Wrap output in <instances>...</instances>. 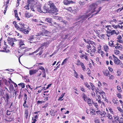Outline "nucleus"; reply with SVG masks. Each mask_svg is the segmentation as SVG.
<instances>
[{
    "label": "nucleus",
    "instance_id": "obj_44",
    "mask_svg": "<svg viewBox=\"0 0 123 123\" xmlns=\"http://www.w3.org/2000/svg\"><path fill=\"white\" fill-rule=\"evenodd\" d=\"M81 66L82 70L84 71H85L86 68L84 64L83 63H82L81 65Z\"/></svg>",
    "mask_w": 123,
    "mask_h": 123
},
{
    "label": "nucleus",
    "instance_id": "obj_46",
    "mask_svg": "<svg viewBox=\"0 0 123 123\" xmlns=\"http://www.w3.org/2000/svg\"><path fill=\"white\" fill-rule=\"evenodd\" d=\"M114 53L118 55L119 54L120 52L118 50H116L114 51Z\"/></svg>",
    "mask_w": 123,
    "mask_h": 123
},
{
    "label": "nucleus",
    "instance_id": "obj_16",
    "mask_svg": "<svg viewBox=\"0 0 123 123\" xmlns=\"http://www.w3.org/2000/svg\"><path fill=\"white\" fill-rule=\"evenodd\" d=\"M41 5L40 4H38L37 6V11L40 12L42 13L43 12V11L41 9Z\"/></svg>",
    "mask_w": 123,
    "mask_h": 123
},
{
    "label": "nucleus",
    "instance_id": "obj_5",
    "mask_svg": "<svg viewBox=\"0 0 123 123\" xmlns=\"http://www.w3.org/2000/svg\"><path fill=\"white\" fill-rule=\"evenodd\" d=\"M7 40L8 42V43L11 45L12 46H13V45L14 44V43H13V39L12 38H10L8 37Z\"/></svg>",
    "mask_w": 123,
    "mask_h": 123
},
{
    "label": "nucleus",
    "instance_id": "obj_12",
    "mask_svg": "<svg viewBox=\"0 0 123 123\" xmlns=\"http://www.w3.org/2000/svg\"><path fill=\"white\" fill-rule=\"evenodd\" d=\"M19 46L20 48L21 49L22 48L25 47V44L23 43V41L21 40L19 41Z\"/></svg>",
    "mask_w": 123,
    "mask_h": 123
},
{
    "label": "nucleus",
    "instance_id": "obj_40",
    "mask_svg": "<svg viewBox=\"0 0 123 123\" xmlns=\"http://www.w3.org/2000/svg\"><path fill=\"white\" fill-rule=\"evenodd\" d=\"M108 109L109 110L110 113L113 114H114V112L113 111L112 109L110 107L108 108Z\"/></svg>",
    "mask_w": 123,
    "mask_h": 123
},
{
    "label": "nucleus",
    "instance_id": "obj_18",
    "mask_svg": "<svg viewBox=\"0 0 123 123\" xmlns=\"http://www.w3.org/2000/svg\"><path fill=\"white\" fill-rule=\"evenodd\" d=\"M32 14L26 11L25 12V16L27 18H30L31 16H32Z\"/></svg>",
    "mask_w": 123,
    "mask_h": 123
},
{
    "label": "nucleus",
    "instance_id": "obj_41",
    "mask_svg": "<svg viewBox=\"0 0 123 123\" xmlns=\"http://www.w3.org/2000/svg\"><path fill=\"white\" fill-rule=\"evenodd\" d=\"M24 102L23 104V106L24 107H28V106L26 104V100H24Z\"/></svg>",
    "mask_w": 123,
    "mask_h": 123
},
{
    "label": "nucleus",
    "instance_id": "obj_17",
    "mask_svg": "<svg viewBox=\"0 0 123 123\" xmlns=\"http://www.w3.org/2000/svg\"><path fill=\"white\" fill-rule=\"evenodd\" d=\"M114 41L112 40L109 41L108 43V45L111 47H114L115 45L113 43V42Z\"/></svg>",
    "mask_w": 123,
    "mask_h": 123
},
{
    "label": "nucleus",
    "instance_id": "obj_32",
    "mask_svg": "<svg viewBox=\"0 0 123 123\" xmlns=\"http://www.w3.org/2000/svg\"><path fill=\"white\" fill-rule=\"evenodd\" d=\"M107 117L109 119H112L113 118L112 117V116L109 113H107Z\"/></svg>",
    "mask_w": 123,
    "mask_h": 123
},
{
    "label": "nucleus",
    "instance_id": "obj_61",
    "mask_svg": "<svg viewBox=\"0 0 123 123\" xmlns=\"http://www.w3.org/2000/svg\"><path fill=\"white\" fill-rule=\"evenodd\" d=\"M31 21H32L34 22H38V21L37 19H31Z\"/></svg>",
    "mask_w": 123,
    "mask_h": 123
},
{
    "label": "nucleus",
    "instance_id": "obj_48",
    "mask_svg": "<svg viewBox=\"0 0 123 123\" xmlns=\"http://www.w3.org/2000/svg\"><path fill=\"white\" fill-rule=\"evenodd\" d=\"M94 105L96 108H97L96 109L97 110H98V105L97 103H94Z\"/></svg>",
    "mask_w": 123,
    "mask_h": 123
},
{
    "label": "nucleus",
    "instance_id": "obj_38",
    "mask_svg": "<svg viewBox=\"0 0 123 123\" xmlns=\"http://www.w3.org/2000/svg\"><path fill=\"white\" fill-rule=\"evenodd\" d=\"M18 85L20 86L22 88H24L25 86V84L23 83H21L18 84Z\"/></svg>",
    "mask_w": 123,
    "mask_h": 123
},
{
    "label": "nucleus",
    "instance_id": "obj_35",
    "mask_svg": "<svg viewBox=\"0 0 123 123\" xmlns=\"http://www.w3.org/2000/svg\"><path fill=\"white\" fill-rule=\"evenodd\" d=\"M68 60V58H66L64 60H63V61L62 62L61 64V65H63L65 64L67 62Z\"/></svg>",
    "mask_w": 123,
    "mask_h": 123
},
{
    "label": "nucleus",
    "instance_id": "obj_4",
    "mask_svg": "<svg viewBox=\"0 0 123 123\" xmlns=\"http://www.w3.org/2000/svg\"><path fill=\"white\" fill-rule=\"evenodd\" d=\"M25 25L24 23H20L19 24L18 27L19 30L23 32L25 34H28L29 31L25 29Z\"/></svg>",
    "mask_w": 123,
    "mask_h": 123
},
{
    "label": "nucleus",
    "instance_id": "obj_24",
    "mask_svg": "<svg viewBox=\"0 0 123 123\" xmlns=\"http://www.w3.org/2000/svg\"><path fill=\"white\" fill-rule=\"evenodd\" d=\"M109 33H107V34L106 35L102 34L101 36V38H102L104 39L105 37H106L107 36L109 37Z\"/></svg>",
    "mask_w": 123,
    "mask_h": 123
},
{
    "label": "nucleus",
    "instance_id": "obj_9",
    "mask_svg": "<svg viewBox=\"0 0 123 123\" xmlns=\"http://www.w3.org/2000/svg\"><path fill=\"white\" fill-rule=\"evenodd\" d=\"M113 58L115 63L117 65L119 64L120 62V60L114 56H113Z\"/></svg>",
    "mask_w": 123,
    "mask_h": 123
},
{
    "label": "nucleus",
    "instance_id": "obj_11",
    "mask_svg": "<svg viewBox=\"0 0 123 123\" xmlns=\"http://www.w3.org/2000/svg\"><path fill=\"white\" fill-rule=\"evenodd\" d=\"M63 2L65 5H67L71 3H74V2L72 0L69 1L68 0H64Z\"/></svg>",
    "mask_w": 123,
    "mask_h": 123
},
{
    "label": "nucleus",
    "instance_id": "obj_55",
    "mask_svg": "<svg viewBox=\"0 0 123 123\" xmlns=\"http://www.w3.org/2000/svg\"><path fill=\"white\" fill-rule=\"evenodd\" d=\"M95 122L96 123H99V121L97 118H96L95 119Z\"/></svg>",
    "mask_w": 123,
    "mask_h": 123
},
{
    "label": "nucleus",
    "instance_id": "obj_49",
    "mask_svg": "<svg viewBox=\"0 0 123 123\" xmlns=\"http://www.w3.org/2000/svg\"><path fill=\"white\" fill-rule=\"evenodd\" d=\"M101 105V107L102 108L105 107V104L103 102H102L100 104Z\"/></svg>",
    "mask_w": 123,
    "mask_h": 123
},
{
    "label": "nucleus",
    "instance_id": "obj_39",
    "mask_svg": "<svg viewBox=\"0 0 123 123\" xmlns=\"http://www.w3.org/2000/svg\"><path fill=\"white\" fill-rule=\"evenodd\" d=\"M114 47L116 49H121L122 48V46L121 45L118 46H115Z\"/></svg>",
    "mask_w": 123,
    "mask_h": 123
},
{
    "label": "nucleus",
    "instance_id": "obj_15",
    "mask_svg": "<svg viewBox=\"0 0 123 123\" xmlns=\"http://www.w3.org/2000/svg\"><path fill=\"white\" fill-rule=\"evenodd\" d=\"M87 103L89 106H91L93 104V102L92 100H91L90 98H89L86 101Z\"/></svg>",
    "mask_w": 123,
    "mask_h": 123
},
{
    "label": "nucleus",
    "instance_id": "obj_6",
    "mask_svg": "<svg viewBox=\"0 0 123 123\" xmlns=\"http://www.w3.org/2000/svg\"><path fill=\"white\" fill-rule=\"evenodd\" d=\"M50 43L49 41H47L46 42L44 43H43L42 44L41 47H40V48H41V49H43V48L42 47L43 46H45V48L47 47L48 46Z\"/></svg>",
    "mask_w": 123,
    "mask_h": 123
},
{
    "label": "nucleus",
    "instance_id": "obj_37",
    "mask_svg": "<svg viewBox=\"0 0 123 123\" xmlns=\"http://www.w3.org/2000/svg\"><path fill=\"white\" fill-rule=\"evenodd\" d=\"M65 93H63V94H62V95H61V97H60L58 99V100L59 101V100H63V99H62L63 98V96H64L65 94Z\"/></svg>",
    "mask_w": 123,
    "mask_h": 123
},
{
    "label": "nucleus",
    "instance_id": "obj_13",
    "mask_svg": "<svg viewBox=\"0 0 123 123\" xmlns=\"http://www.w3.org/2000/svg\"><path fill=\"white\" fill-rule=\"evenodd\" d=\"M107 33H109L110 34H109V37L110 35H112L114 34H115L116 35H117L118 33V32L117 31L116 32L114 30H112L110 32H107Z\"/></svg>",
    "mask_w": 123,
    "mask_h": 123
},
{
    "label": "nucleus",
    "instance_id": "obj_33",
    "mask_svg": "<svg viewBox=\"0 0 123 123\" xmlns=\"http://www.w3.org/2000/svg\"><path fill=\"white\" fill-rule=\"evenodd\" d=\"M40 49V48H39L36 51H34V52H32L31 53H30L29 54V55H31L33 54L34 53H36L37 52H38L39 49Z\"/></svg>",
    "mask_w": 123,
    "mask_h": 123
},
{
    "label": "nucleus",
    "instance_id": "obj_60",
    "mask_svg": "<svg viewBox=\"0 0 123 123\" xmlns=\"http://www.w3.org/2000/svg\"><path fill=\"white\" fill-rule=\"evenodd\" d=\"M85 55L84 54H81L80 55V57L81 58L83 59Z\"/></svg>",
    "mask_w": 123,
    "mask_h": 123
},
{
    "label": "nucleus",
    "instance_id": "obj_63",
    "mask_svg": "<svg viewBox=\"0 0 123 123\" xmlns=\"http://www.w3.org/2000/svg\"><path fill=\"white\" fill-rule=\"evenodd\" d=\"M109 75V79L110 80H113L114 79V76L112 75Z\"/></svg>",
    "mask_w": 123,
    "mask_h": 123
},
{
    "label": "nucleus",
    "instance_id": "obj_8",
    "mask_svg": "<svg viewBox=\"0 0 123 123\" xmlns=\"http://www.w3.org/2000/svg\"><path fill=\"white\" fill-rule=\"evenodd\" d=\"M43 12L44 13H46L48 12L50 13L49 12L50 11H49V8H47L46 6H45L43 7Z\"/></svg>",
    "mask_w": 123,
    "mask_h": 123
},
{
    "label": "nucleus",
    "instance_id": "obj_2",
    "mask_svg": "<svg viewBox=\"0 0 123 123\" xmlns=\"http://www.w3.org/2000/svg\"><path fill=\"white\" fill-rule=\"evenodd\" d=\"M87 43L88 44L87 46L88 49L87 50V52L88 53L95 52L96 51V49L95 46L96 45L94 42L93 41H89Z\"/></svg>",
    "mask_w": 123,
    "mask_h": 123
},
{
    "label": "nucleus",
    "instance_id": "obj_21",
    "mask_svg": "<svg viewBox=\"0 0 123 123\" xmlns=\"http://www.w3.org/2000/svg\"><path fill=\"white\" fill-rule=\"evenodd\" d=\"M103 48L104 49V50L106 52H107L109 50V47L108 46L106 45H104L103 47Z\"/></svg>",
    "mask_w": 123,
    "mask_h": 123
},
{
    "label": "nucleus",
    "instance_id": "obj_25",
    "mask_svg": "<svg viewBox=\"0 0 123 123\" xmlns=\"http://www.w3.org/2000/svg\"><path fill=\"white\" fill-rule=\"evenodd\" d=\"M85 85L86 86L87 88H88L89 89H90L91 88V87L90 85L86 82H84Z\"/></svg>",
    "mask_w": 123,
    "mask_h": 123
},
{
    "label": "nucleus",
    "instance_id": "obj_23",
    "mask_svg": "<svg viewBox=\"0 0 123 123\" xmlns=\"http://www.w3.org/2000/svg\"><path fill=\"white\" fill-rule=\"evenodd\" d=\"M109 22L110 24H113V22H115V23H116L117 22V20L116 19H113V20H110Z\"/></svg>",
    "mask_w": 123,
    "mask_h": 123
},
{
    "label": "nucleus",
    "instance_id": "obj_26",
    "mask_svg": "<svg viewBox=\"0 0 123 123\" xmlns=\"http://www.w3.org/2000/svg\"><path fill=\"white\" fill-rule=\"evenodd\" d=\"M112 101L114 104H115L118 105L119 104L118 101L116 99H115L114 98H113L112 99Z\"/></svg>",
    "mask_w": 123,
    "mask_h": 123
},
{
    "label": "nucleus",
    "instance_id": "obj_54",
    "mask_svg": "<svg viewBox=\"0 0 123 123\" xmlns=\"http://www.w3.org/2000/svg\"><path fill=\"white\" fill-rule=\"evenodd\" d=\"M37 103L38 104H42L43 103H44V102L43 101H39L38 100L37 101Z\"/></svg>",
    "mask_w": 123,
    "mask_h": 123
},
{
    "label": "nucleus",
    "instance_id": "obj_36",
    "mask_svg": "<svg viewBox=\"0 0 123 123\" xmlns=\"http://www.w3.org/2000/svg\"><path fill=\"white\" fill-rule=\"evenodd\" d=\"M39 69L42 70V72H45V70L43 67L42 66H40L39 67Z\"/></svg>",
    "mask_w": 123,
    "mask_h": 123
},
{
    "label": "nucleus",
    "instance_id": "obj_27",
    "mask_svg": "<svg viewBox=\"0 0 123 123\" xmlns=\"http://www.w3.org/2000/svg\"><path fill=\"white\" fill-rule=\"evenodd\" d=\"M35 0H27V3L28 4H32L34 2Z\"/></svg>",
    "mask_w": 123,
    "mask_h": 123
},
{
    "label": "nucleus",
    "instance_id": "obj_29",
    "mask_svg": "<svg viewBox=\"0 0 123 123\" xmlns=\"http://www.w3.org/2000/svg\"><path fill=\"white\" fill-rule=\"evenodd\" d=\"M89 84H90V86H91L90 89H91L92 90H93V91L94 90L95 88V86L93 85V84L91 83V82Z\"/></svg>",
    "mask_w": 123,
    "mask_h": 123
},
{
    "label": "nucleus",
    "instance_id": "obj_45",
    "mask_svg": "<svg viewBox=\"0 0 123 123\" xmlns=\"http://www.w3.org/2000/svg\"><path fill=\"white\" fill-rule=\"evenodd\" d=\"M106 114V113L104 111H102L101 112V115L102 116H103V117H104Z\"/></svg>",
    "mask_w": 123,
    "mask_h": 123
},
{
    "label": "nucleus",
    "instance_id": "obj_14",
    "mask_svg": "<svg viewBox=\"0 0 123 123\" xmlns=\"http://www.w3.org/2000/svg\"><path fill=\"white\" fill-rule=\"evenodd\" d=\"M103 73L106 76H108V75H110L109 72L107 69H105L103 70Z\"/></svg>",
    "mask_w": 123,
    "mask_h": 123
},
{
    "label": "nucleus",
    "instance_id": "obj_50",
    "mask_svg": "<svg viewBox=\"0 0 123 123\" xmlns=\"http://www.w3.org/2000/svg\"><path fill=\"white\" fill-rule=\"evenodd\" d=\"M68 10L70 11V12L72 13L73 12V11H74V10H73L72 9V8H71V7H69L68 8Z\"/></svg>",
    "mask_w": 123,
    "mask_h": 123
},
{
    "label": "nucleus",
    "instance_id": "obj_20",
    "mask_svg": "<svg viewBox=\"0 0 123 123\" xmlns=\"http://www.w3.org/2000/svg\"><path fill=\"white\" fill-rule=\"evenodd\" d=\"M49 32L47 30L45 31V32H43V33L40 32V35L43 36H46L47 35V34L49 33Z\"/></svg>",
    "mask_w": 123,
    "mask_h": 123
},
{
    "label": "nucleus",
    "instance_id": "obj_51",
    "mask_svg": "<svg viewBox=\"0 0 123 123\" xmlns=\"http://www.w3.org/2000/svg\"><path fill=\"white\" fill-rule=\"evenodd\" d=\"M14 12L15 13V18H17L18 17V16L17 12L15 10L14 11Z\"/></svg>",
    "mask_w": 123,
    "mask_h": 123
},
{
    "label": "nucleus",
    "instance_id": "obj_28",
    "mask_svg": "<svg viewBox=\"0 0 123 123\" xmlns=\"http://www.w3.org/2000/svg\"><path fill=\"white\" fill-rule=\"evenodd\" d=\"M52 19L51 18H46L45 19V21L47 22L51 23V22Z\"/></svg>",
    "mask_w": 123,
    "mask_h": 123
},
{
    "label": "nucleus",
    "instance_id": "obj_64",
    "mask_svg": "<svg viewBox=\"0 0 123 123\" xmlns=\"http://www.w3.org/2000/svg\"><path fill=\"white\" fill-rule=\"evenodd\" d=\"M96 33L97 34V35H98L100 33V31L99 30L98 31H95Z\"/></svg>",
    "mask_w": 123,
    "mask_h": 123
},
{
    "label": "nucleus",
    "instance_id": "obj_19",
    "mask_svg": "<svg viewBox=\"0 0 123 123\" xmlns=\"http://www.w3.org/2000/svg\"><path fill=\"white\" fill-rule=\"evenodd\" d=\"M82 63L80 61L79 59H77L75 63V64L77 66L81 65Z\"/></svg>",
    "mask_w": 123,
    "mask_h": 123
},
{
    "label": "nucleus",
    "instance_id": "obj_57",
    "mask_svg": "<svg viewBox=\"0 0 123 123\" xmlns=\"http://www.w3.org/2000/svg\"><path fill=\"white\" fill-rule=\"evenodd\" d=\"M90 113L92 115H95L96 114L95 112L93 110L92 111H90Z\"/></svg>",
    "mask_w": 123,
    "mask_h": 123
},
{
    "label": "nucleus",
    "instance_id": "obj_22",
    "mask_svg": "<svg viewBox=\"0 0 123 123\" xmlns=\"http://www.w3.org/2000/svg\"><path fill=\"white\" fill-rule=\"evenodd\" d=\"M99 94L102 96L103 99H105V93L103 91L99 92Z\"/></svg>",
    "mask_w": 123,
    "mask_h": 123
},
{
    "label": "nucleus",
    "instance_id": "obj_10",
    "mask_svg": "<svg viewBox=\"0 0 123 123\" xmlns=\"http://www.w3.org/2000/svg\"><path fill=\"white\" fill-rule=\"evenodd\" d=\"M38 70L36 69H32L29 71V74L30 75H32L36 73L38 71Z\"/></svg>",
    "mask_w": 123,
    "mask_h": 123
},
{
    "label": "nucleus",
    "instance_id": "obj_42",
    "mask_svg": "<svg viewBox=\"0 0 123 123\" xmlns=\"http://www.w3.org/2000/svg\"><path fill=\"white\" fill-rule=\"evenodd\" d=\"M98 53L100 54L102 56H103V54H104V52L102 51L101 50H99V51H98Z\"/></svg>",
    "mask_w": 123,
    "mask_h": 123
},
{
    "label": "nucleus",
    "instance_id": "obj_52",
    "mask_svg": "<svg viewBox=\"0 0 123 123\" xmlns=\"http://www.w3.org/2000/svg\"><path fill=\"white\" fill-rule=\"evenodd\" d=\"M119 57L120 59H123V55L122 54L120 55Z\"/></svg>",
    "mask_w": 123,
    "mask_h": 123
},
{
    "label": "nucleus",
    "instance_id": "obj_7",
    "mask_svg": "<svg viewBox=\"0 0 123 123\" xmlns=\"http://www.w3.org/2000/svg\"><path fill=\"white\" fill-rule=\"evenodd\" d=\"M81 97L83 100L85 102H86L87 100L89 98L84 93H83L82 94Z\"/></svg>",
    "mask_w": 123,
    "mask_h": 123
},
{
    "label": "nucleus",
    "instance_id": "obj_53",
    "mask_svg": "<svg viewBox=\"0 0 123 123\" xmlns=\"http://www.w3.org/2000/svg\"><path fill=\"white\" fill-rule=\"evenodd\" d=\"M118 110L121 112L123 113V110L121 108L119 107H118Z\"/></svg>",
    "mask_w": 123,
    "mask_h": 123
},
{
    "label": "nucleus",
    "instance_id": "obj_56",
    "mask_svg": "<svg viewBox=\"0 0 123 123\" xmlns=\"http://www.w3.org/2000/svg\"><path fill=\"white\" fill-rule=\"evenodd\" d=\"M42 77H43L45 78L46 77L45 72H42Z\"/></svg>",
    "mask_w": 123,
    "mask_h": 123
},
{
    "label": "nucleus",
    "instance_id": "obj_1",
    "mask_svg": "<svg viewBox=\"0 0 123 123\" xmlns=\"http://www.w3.org/2000/svg\"><path fill=\"white\" fill-rule=\"evenodd\" d=\"M97 5L96 3L92 4L90 6V10L87 12L82 16H79V18L82 20H85L90 16L92 13L94 12V14H96L101 10L100 8L98 9L97 8Z\"/></svg>",
    "mask_w": 123,
    "mask_h": 123
},
{
    "label": "nucleus",
    "instance_id": "obj_43",
    "mask_svg": "<svg viewBox=\"0 0 123 123\" xmlns=\"http://www.w3.org/2000/svg\"><path fill=\"white\" fill-rule=\"evenodd\" d=\"M34 7V5L33 4H31V5L30 6V9L32 11L35 12Z\"/></svg>",
    "mask_w": 123,
    "mask_h": 123
},
{
    "label": "nucleus",
    "instance_id": "obj_3",
    "mask_svg": "<svg viewBox=\"0 0 123 123\" xmlns=\"http://www.w3.org/2000/svg\"><path fill=\"white\" fill-rule=\"evenodd\" d=\"M48 4L50 8L49 12L56 14V13L58 12V10L54 4L52 3V1H49L48 2Z\"/></svg>",
    "mask_w": 123,
    "mask_h": 123
},
{
    "label": "nucleus",
    "instance_id": "obj_58",
    "mask_svg": "<svg viewBox=\"0 0 123 123\" xmlns=\"http://www.w3.org/2000/svg\"><path fill=\"white\" fill-rule=\"evenodd\" d=\"M96 112L97 114L101 115V112L100 110H98L96 111Z\"/></svg>",
    "mask_w": 123,
    "mask_h": 123
},
{
    "label": "nucleus",
    "instance_id": "obj_34",
    "mask_svg": "<svg viewBox=\"0 0 123 123\" xmlns=\"http://www.w3.org/2000/svg\"><path fill=\"white\" fill-rule=\"evenodd\" d=\"M113 117L114 119V121L117 122L119 121V118L117 116H114Z\"/></svg>",
    "mask_w": 123,
    "mask_h": 123
},
{
    "label": "nucleus",
    "instance_id": "obj_62",
    "mask_svg": "<svg viewBox=\"0 0 123 123\" xmlns=\"http://www.w3.org/2000/svg\"><path fill=\"white\" fill-rule=\"evenodd\" d=\"M117 89L119 92H121V91L122 90L121 89V88L119 86H117Z\"/></svg>",
    "mask_w": 123,
    "mask_h": 123
},
{
    "label": "nucleus",
    "instance_id": "obj_59",
    "mask_svg": "<svg viewBox=\"0 0 123 123\" xmlns=\"http://www.w3.org/2000/svg\"><path fill=\"white\" fill-rule=\"evenodd\" d=\"M87 70H88L87 71V74L89 76H90V74L91 73V71L90 70L89 68H88Z\"/></svg>",
    "mask_w": 123,
    "mask_h": 123
},
{
    "label": "nucleus",
    "instance_id": "obj_30",
    "mask_svg": "<svg viewBox=\"0 0 123 123\" xmlns=\"http://www.w3.org/2000/svg\"><path fill=\"white\" fill-rule=\"evenodd\" d=\"M73 70L74 72V76L76 78H78V74L76 72V71L75 70Z\"/></svg>",
    "mask_w": 123,
    "mask_h": 123
},
{
    "label": "nucleus",
    "instance_id": "obj_47",
    "mask_svg": "<svg viewBox=\"0 0 123 123\" xmlns=\"http://www.w3.org/2000/svg\"><path fill=\"white\" fill-rule=\"evenodd\" d=\"M29 4H28V5H26L24 7L25 9L27 10H29V9L30 7L29 6Z\"/></svg>",
    "mask_w": 123,
    "mask_h": 123
},
{
    "label": "nucleus",
    "instance_id": "obj_31",
    "mask_svg": "<svg viewBox=\"0 0 123 123\" xmlns=\"http://www.w3.org/2000/svg\"><path fill=\"white\" fill-rule=\"evenodd\" d=\"M28 111L27 110H26L25 111V117L27 118L28 115Z\"/></svg>",
    "mask_w": 123,
    "mask_h": 123
}]
</instances>
